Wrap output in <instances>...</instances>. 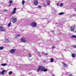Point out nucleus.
I'll return each instance as SVG.
<instances>
[{"instance_id": "58836bf2", "label": "nucleus", "mask_w": 76, "mask_h": 76, "mask_svg": "<svg viewBox=\"0 0 76 76\" xmlns=\"http://www.w3.org/2000/svg\"><path fill=\"white\" fill-rule=\"evenodd\" d=\"M74 32H75V33H76V30H75V31H74Z\"/></svg>"}, {"instance_id": "6ab92c4d", "label": "nucleus", "mask_w": 76, "mask_h": 76, "mask_svg": "<svg viewBox=\"0 0 76 76\" xmlns=\"http://www.w3.org/2000/svg\"><path fill=\"white\" fill-rule=\"evenodd\" d=\"M52 11L53 12H56V10H55V8H53L52 9Z\"/></svg>"}, {"instance_id": "f3484780", "label": "nucleus", "mask_w": 76, "mask_h": 76, "mask_svg": "<svg viewBox=\"0 0 76 76\" xmlns=\"http://www.w3.org/2000/svg\"><path fill=\"white\" fill-rule=\"evenodd\" d=\"M72 38H76V36L73 35L72 36Z\"/></svg>"}, {"instance_id": "9b49d317", "label": "nucleus", "mask_w": 76, "mask_h": 76, "mask_svg": "<svg viewBox=\"0 0 76 76\" xmlns=\"http://www.w3.org/2000/svg\"><path fill=\"white\" fill-rule=\"evenodd\" d=\"M6 70H3V71H2L1 73V74L3 75V74H4V73H5Z\"/></svg>"}, {"instance_id": "72a5a7b5", "label": "nucleus", "mask_w": 76, "mask_h": 76, "mask_svg": "<svg viewBox=\"0 0 76 76\" xmlns=\"http://www.w3.org/2000/svg\"><path fill=\"white\" fill-rule=\"evenodd\" d=\"M46 6H47V5H44L43 6H44V7H46Z\"/></svg>"}, {"instance_id": "39448f33", "label": "nucleus", "mask_w": 76, "mask_h": 76, "mask_svg": "<svg viewBox=\"0 0 76 76\" xmlns=\"http://www.w3.org/2000/svg\"><path fill=\"white\" fill-rule=\"evenodd\" d=\"M21 41L23 42H26V39L24 37H22L20 39Z\"/></svg>"}, {"instance_id": "7ed1b4c3", "label": "nucleus", "mask_w": 76, "mask_h": 76, "mask_svg": "<svg viewBox=\"0 0 76 76\" xmlns=\"http://www.w3.org/2000/svg\"><path fill=\"white\" fill-rule=\"evenodd\" d=\"M0 31L1 32H5L6 30L3 27L0 26Z\"/></svg>"}, {"instance_id": "cd10ccee", "label": "nucleus", "mask_w": 76, "mask_h": 76, "mask_svg": "<svg viewBox=\"0 0 76 76\" xmlns=\"http://www.w3.org/2000/svg\"><path fill=\"white\" fill-rule=\"evenodd\" d=\"M52 48L53 49H54V48H55V46H52Z\"/></svg>"}, {"instance_id": "6e6552de", "label": "nucleus", "mask_w": 76, "mask_h": 76, "mask_svg": "<svg viewBox=\"0 0 76 76\" xmlns=\"http://www.w3.org/2000/svg\"><path fill=\"white\" fill-rule=\"evenodd\" d=\"M38 1L37 0H35L34 1V4L35 6H36L37 5H38Z\"/></svg>"}, {"instance_id": "79ce46f5", "label": "nucleus", "mask_w": 76, "mask_h": 76, "mask_svg": "<svg viewBox=\"0 0 76 76\" xmlns=\"http://www.w3.org/2000/svg\"><path fill=\"white\" fill-rule=\"evenodd\" d=\"M5 11H7V10H5Z\"/></svg>"}, {"instance_id": "a878e982", "label": "nucleus", "mask_w": 76, "mask_h": 76, "mask_svg": "<svg viewBox=\"0 0 76 76\" xmlns=\"http://www.w3.org/2000/svg\"><path fill=\"white\" fill-rule=\"evenodd\" d=\"M3 49V47H0V50H1Z\"/></svg>"}, {"instance_id": "412c9836", "label": "nucleus", "mask_w": 76, "mask_h": 76, "mask_svg": "<svg viewBox=\"0 0 76 76\" xmlns=\"http://www.w3.org/2000/svg\"><path fill=\"white\" fill-rule=\"evenodd\" d=\"M20 37V35L18 34L15 37V38H18V37Z\"/></svg>"}, {"instance_id": "2eb2a0df", "label": "nucleus", "mask_w": 76, "mask_h": 76, "mask_svg": "<svg viewBox=\"0 0 76 76\" xmlns=\"http://www.w3.org/2000/svg\"><path fill=\"white\" fill-rule=\"evenodd\" d=\"M72 56L73 57H75V54H74V53H72Z\"/></svg>"}, {"instance_id": "c756f323", "label": "nucleus", "mask_w": 76, "mask_h": 76, "mask_svg": "<svg viewBox=\"0 0 76 76\" xmlns=\"http://www.w3.org/2000/svg\"><path fill=\"white\" fill-rule=\"evenodd\" d=\"M73 47H74V48H76V45H74L73 46Z\"/></svg>"}, {"instance_id": "20e7f679", "label": "nucleus", "mask_w": 76, "mask_h": 76, "mask_svg": "<svg viewBox=\"0 0 76 76\" xmlns=\"http://www.w3.org/2000/svg\"><path fill=\"white\" fill-rule=\"evenodd\" d=\"M31 25L33 27H36L37 26V23L35 22H32L31 23Z\"/></svg>"}, {"instance_id": "0eeeda50", "label": "nucleus", "mask_w": 76, "mask_h": 76, "mask_svg": "<svg viewBox=\"0 0 76 76\" xmlns=\"http://www.w3.org/2000/svg\"><path fill=\"white\" fill-rule=\"evenodd\" d=\"M75 26H73L71 27V31L72 32H73L74 31V29H75Z\"/></svg>"}, {"instance_id": "4468645a", "label": "nucleus", "mask_w": 76, "mask_h": 76, "mask_svg": "<svg viewBox=\"0 0 76 76\" xmlns=\"http://www.w3.org/2000/svg\"><path fill=\"white\" fill-rule=\"evenodd\" d=\"M5 40L6 41H7V42H10V41L7 38L5 39Z\"/></svg>"}, {"instance_id": "bb28decb", "label": "nucleus", "mask_w": 76, "mask_h": 76, "mask_svg": "<svg viewBox=\"0 0 76 76\" xmlns=\"http://www.w3.org/2000/svg\"><path fill=\"white\" fill-rule=\"evenodd\" d=\"M9 75H12V72L10 71L9 73Z\"/></svg>"}, {"instance_id": "4c0bfd02", "label": "nucleus", "mask_w": 76, "mask_h": 76, "mask_svg": "<svg viewBox=\"0 0 76 76\" xmlns=\"http://www.w3.org/2000/svg\"><path fill=\"white\" fill-rule=\"evenodd\" d=\"M59 4V3H58L57 4V6H58Z\"/></svg>"}, {"instance_id": "2f4dec72", "label": "nucleus", "mask_w": 76, "mask_h": 76, "mask_svg": "<svg viewBox=\"0 0 76 76\" xmlns=\"http://www.w3.org/2000/svg\"><path fill=\"white\" fill-rule=\"evenodd\" d=\"M44 54L45 55H46V56H47L48 55V54L47 53H45Z\"/></svg>"}, {"instance_id": "f704fd0d", "label": "nucleus", "mask_w": 76, "mask_h": 76, "mask_svg": "<svg viewBox=\"0 0 76 76\" xmlns=\"http://www.w3.org/2000/svg\"><path fill=\"white\" fill-rule=\"evenodd\" d=\"M69 76H72V75L70 74V75H69Z\"/></svg>"}, {"instance_id": "a19ab883", "label": "nucleus", "mask_w": 76, "mask_h": 76, "mask_svg": "<svg viewBox=\"0 0 76 76\" xmlns=\"http://www.w3.org/2000/svg\"><path fill=\"white\" fill-rule=\"evenodd\" d=\"M1 71H0V74H1Z\"/></svg>"}, {"instance_id": "f257e3e1", "label": "nucleus", "mask_w": 76, "mask_h": 76, "mask_svg": "<svg viewBox=\"0 0 76 76\" xmlns=\"http://www.w3.org/2000/svg\"><path fill=\"white\" fill-rule=\"evenodd\" d=\"M38 68L37 70V72H39V70H40L41 71H43V72H47L48 70L47 69H45V67L43 66H42L40 65L38 66Z\"/></svg>"}, {"instance_id": "a18cd8bd", "label": "nucleus", "mask_w": 76, "mask_h": 76, "mask_svg": "<svg viewBox=\"0 0 76 76\" xmlns=\"http://www.w3.org/2000/svg\"><path fill=\"white\" fill-rule=\"evenodd\" d=\"M40 53H39V54H40Z\"/></svg>"}, {"instance_id": "e433bc0d", "label": "nucleus", "mask_w": 76, "mask_h": 76, "mask_svg": "<svg viewBox=\"0 0 76 76\" xmlns=\"http://www.w3.org/2000/svg\"><path fill=\"white\" fill-rule=\"evenodd\" d=\"M47 22H48L49 23H50V21H47Z\"/></svg>"}, {"instance_id": "ddd939ff", "label": "nucleus", "mask_w": 76, "mask_h": 76, "mask_svg": "<svg viewBox=\"0 0 76 76\" xmlns=\"http://www.w3.org/2000/svg\"><path fill=\"white\" fill-rule=\"evenodd\" d=\"M64 15V12H63L60 13H59L58 14L59 15Z\"/></svg>"}, {"instance_id": "ea45409f", "label": "nucleus", "mask_w": 76, "mask_h": 76, "mask_svg": "<svg viewBox=\"0 0 76 76\" xmlns=\"http://www.w3.org/2000/svg\"><path fill=\"white\" fill-rule=\"evenodd\" d=\"M39 57H41V56L40 55H39Z\"/></svg>"}, {"instance_id": "473e14b6", "label": "nucleus", "mask_w": 76, "mask_h": 76, "mask_svg": "<svg viewBox=\"0 0 76 76\" xmlns=\"http://www.w3.org/2000/svg\"><path fill=\"white\" fill-rule=\"evenodd\" d=\"M42 54H44V52H42Z\"/></svg>"}, {"instance_id": "a211bd4d", "label": "nucleus", "mask_w": 76, "mask_h": 76, "mask_svg": "<svg viewBox=\"0 0 76 76\" xmlns=\"http://www.w3.org/2000/svg\"><path fill=\"white\" fill-rule=\"evenodd\" d=\"M11 25V21H10V23H9L8 24V26L9 27H10V25Z\"/></svg>"}, {"instance_id": "dca6fc26", "label": "nucleus", "mask_w": 76, "mask_h": 76, "mask_svg": "<svg viewBox=\"0 0 76 76\" xmlns=\"http://www.w3.org/2000/svg\"><path fill=\"white\" fill-rule=\"evenodd\" d=\"M28 57H32V55L31 53H29V55H28Z\"/></svg>"}, {"instance_id": "1a4fd4ad", "label": "nucleus", "mask_w": 76, "mask_h": 76, "mask_svg": "<svg viewBox=\"0 0 76 76\" xmlns=\"http://www.w3.org/2000/svg\"><path fill=\"white\" fill-rule=\"evenodd\" d=\"M50 0H48L47 1H46V3H47V6H49V5H50Z\"/></svg>"}, {"instance_id": "423d86ee", "label": "nucleus", "mask_w": 76, "mask_h": 76, "mask_svg": "<svg viewBox=\"0 0 76 76\" xmlns=\"http://www.w3.org/2000/svg\"><path fill=\"white\" fill-rule=\"evenodd\" d=\"M16 8H15L13 10V11L12 12V15H14V14H15L16 13Z\"/></svg>"}, {"instance_id": "9d476101", "label": "nucleus", "mask_w": 76, "mask_h": 76, "mask_svg": "<svg viewBox=\"0 0 76 76\" xmlns=\"http://www.w3.org/2000/svg\"><path fill=\"white\" fill-rule=\"evenodd\" d=\"M10 53H13L15 52V49H12L10 50Z\"/></svg>"}, {"instance_id": "37998d69", "label": "nucleus", "mask_w": 76, "mask_h": 76, "mask_svg": "<svg viewBox=\"0 0 76 76\" xmlns=\"http://www.w3.org/2000/svg\"><path fill=\"white\" fill-rule=\"evenodd\" d=\"M57 24H58V23H57L56 24L57 25Z\"/></svg>"}, {"instance_id": "393cba45", "label": "nucleus", "mask_w": 76, "mask_h": 76, "mask_svg": "<svg viewBox=\"0 0 76 76\" xmlns=\"http://www.w3.org/2000/svg\"><path fill=\"white\" fill-rule=\"evenodd\" d=\"M22 4L23 5L25 4V1H22Z\"/></svg>"}, {"instance_id": "aec40b11", "label": "nucleus", "mask_w": 76, "mask_h": 76, "mask_svg": "<svg viewBox=\"0 0 76 76\" xmlns=\"http://www.w3.org/2000/svg\"><path fill=\"white\" fill-rule=\"evenodd\" d=\"M53 61H54V59H53V58H51V60L50 61V62H51V63L53 62Z\"/></svg>"}, {"instance_id": "c03bdc74", "label": "nucleus", "mask_w": 76, "mask_h": 76, "mask_svg": "<svg viewBox=\"0 0 76 76\" xmlns=\"http://www.w3.org/2000/svg\"><path fill=\"white\" fill-rule=\"evenodd\" d=\"M43 19H44V18H43Z\"/></svg>"}, {"instance_id": "5701e85b", "label": "nucleus", "mask_w": 76, "mask_h": 76, "mask_svg": "<svg viewBox=\"0 0 76 76\" xmlns=\"http://www.w3.org/2000/svg\"><path fill=\"white\" fill-rule=\"evenodd\" d=\"M9 3H10L11 4L12 3H13V1L10 0L9 1Z\"/></svg>"}, {"instance_id": "f8f14e48", "label": "nucleus", "mask_w": 76, "mask_h": 76, "mask_svg": "<svg viewBox=\"0 0 76 76\" xmlns=\"http://www.w3.org/2000/svg\"><path fill=\"white\" fill-rule=\"evenodd\" d=\"M1 66H7V64L6 63L4 64H1Z\"/></svg>"}, {"instance_id": "c85d7f7f", "label": "nucleus", "mask_w": 76, "mask_h": 76, "mask_svg": "<svg viewBox=\"0 0 76 76\" xmlns=\"http://www.w3.org/2000/svg\"><path fill=\"white\" fill-rule=\"evenodd\" d=\"M38 7L39 8H41V7H42V6L39 5L38 6Z\"/></svg>"}, {"instance_id": "c9c22d12", "label": "nucleus", "mask_w": 76, "mask_h": 76, "mask_svg": "<svg viewBox=\"0 0 76 76\" xmlns=\"http://www.w3.org/2000/svg\"><path fill=\"white\" fill-rule=\"evenodd\" d=\"M11 6V4H10L8 5V6Z\"/></svg>"}, {"instance_id": "7c9ffc66", "label": "nucleus", "mask_w": 76, "mask_h": 76, "mask_svg": "<svg viewBox=\"0 0 76 76\" xmlns=\"http://www.w3.org/2000/svg\"><path fill=\"white\" fill-rule=\"evenodd\" d=\"M72 16H76V14H74Z\"/></svg>"}, {"instance_id": "b1692460", "label": "nucleus", "mask_w": 76, "mask_h": 76, "mask_svg": "<svg viewBox=\"0 0 76 76\" xmlns=\"http://www.w3.org/2000/svg\"><path fill=\"white\" fill-rule=\"evenodd\" d=\"M62 6H63V4L61 3L60 5V7H62Z\"/></svg>"}, {"instance_id": "f03ea898", "label": "nucleus", "mask_w": 76, "mask_h": 76, "mask_svg": "<svg viewBox=\"0 0 76 76\" xmlns=\"http://www.w3.org/2000/svg\"><path fill=\"white\" fill-rule=\"evenodd\" d=\"M11 20H12V22L13 23H15V22H16V21H17V19L16 18L12 16V18L11 19Z\"/></svg>"}, {"instance_id": "4be33fe9", "label": "nucleus", "mask_w": 76, "mask_h": 76, "mask_svg": "<svg viewBox=\"0 0 76 76\" xmlns=\"http://www.w3.org/2000/svg\"><path fill=\"white\" fill-rule=\"evenodd\" d=\"M63 64H64V67H66L67 66V65H66V64H64V63H63Z\"/></svg>"}]
</instances>
